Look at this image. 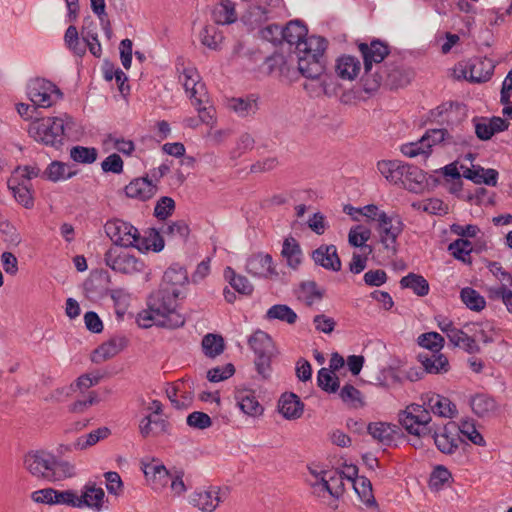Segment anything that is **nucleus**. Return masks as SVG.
<instances>
[{"mask_svg": "<svg viewBox=\"0 0 512 512\" xmlns=\"http://www.w3.org/2000/svg\"><path fill=\"white\" fill-rule=\"evenodd\" d=\"M283 32V41L295 45L298 58V70L307 79L320 81V86L326 91V63L324 52L327 40L320 36H307L308 29L299 20L290 21Z\"/></svg>", "mask_w": 512, "mask_h": 512, "instance_id": "nucleus-1", "label": "nucleus"}, {"mask_svg": "<svg viewBox=\"0 0 512 512\" xmlns=\"http://www.w3.org/2000/svg\"><path fill=\"white\" fill-rule=\"evenodd\" d=\"M180 294L176 290L160 286L147 299V309L141 311L136 322L141 328L152 325L176 329L185 324V317L177 311V299Z\"/></svg>", "mask_w": 512, "mask_h": 512, "instance_id": "nucleus-2", "label": "nucleus"}, {"mask_svg": "<svg viewBox=\"0 0 512 512\" xmlns=\"http://www.w3.org/2000/svg\"><path fill=\"white\" fill-rule=\"evenodd\" d=\"M24 468L37 479L61 481L75 475V467L68 461L58 460L44 450H32L23 458Z\"/></svg>", "mask_w": 512, "mask_h": 512, "instance_id": "nucleus-3", "label": "nucleus"}, {"mask_svg": "<svg viewBox=\"0 0 512 512\" xmlns=\"http://www.w3.org/2000/svg\"><path fill=\"white\" fill-rule=\"evenodd\" d=\"M357 47L363 59V89L367 93L375 92L384 81V76L378 72V66L383 65L385 59L391 58L389 45L380 39H373L370 43L357 42Z\"/></svg>", "mask_w": 512, "mask_h": 512, "instance_id": "nucleus-4", "label": "nucleus"}, {"mask_svg": "<svg viewBox=\"0 0 512 512\" xmlns=\"http://www.w3.org/2000/svg\"><path fill=\"white\" fill-rule=\"evenodd\" d=\"M28 133L35 141L59 149L64 142L65 127L61 117H46L29 124Z\"/></svg>", "mask_w": 512, "mask_h": 512, "instance_id": "nucleus-5", "label": "nucleus"}, {"mask_svg": "<svg viewBox=\"0 0 512 512\" xmlns=\"http://www.w3.org/2000/svg\"><path fill=\"white\" fill-rule=\"evenodd\" d=\"M248 344L256 355L254 363L257 373L263 379H268L272 371L271 360L275 355L272 338L268 333L257 330L250 336Z\"/></svg>", "mask_w": 512, "mask_h": 512, "instance_id": "nucleus-6", "label": "nucleus"}, {"mask_svg": "<svg viewBox=\"0 0 512 512\" xmlns=\"http://www.w3.org/2000/svg\"><path fill=\"white\" fill-rule=\"evenodd\" d=\"M105 263L113 271L133 275L144 270V262L127 251L112 247L104 255Z\"/></svg>", "mask_w": 512, "mask_h": 512, "instance_id": "nucleus-7", "label": "nucleus"}, {"mask_svg": "<svg viewBox=\"0 0 512 512\" xmlns=\"http://www.w3.org/2000/svg\"><path fill=\"white\" fill-rule=\"evenodd\" d=\"M377 231L380 236V242L384 249L390 251L393 256L398 252L397 238L404 229V224L398 216H388L384 211L377 218Z\"/></svg>", "mask_w": 512, "mask_h": 512, "instance_id": "nucleus-8", "label": "nucleus"}, {"mask_svg": "<svg viewBox=\"0 0 512 512\" xmlns=\"http://www.w3.org/2000/svg\"><path fill=\"white\" fill-rule=\"evenodd\" d=\"M53 95L56 99H61L63 93L48 80L37 78L28 85V96L35 106L50 107L55 101L52 99Z\"/></svg>", "mask_w": 512, "mask_h": 512, "instance_id": "nucleus-9", "label": "nucleus"}, {"mask_svg": "<svg viewBox=\"0 0 512 512\" xmlns=\"http://www.w3.org/2000/svg\"><path fill=\"white\" fill-rule=\"evenodd\" d=\"M104 229L107 236L115 245L124 248L132 247L139 236L137 228L119 219L107 221Z\"/></svg>", "mask_w": 512, "mask_h": 512, "instance_id": "nucleus-10", "label": "nucleus"}, {"mask_svg": "<svg viewBox=\"0 0 512 512\" xmlns=\"http://www.w3.org/2000/svg\"><path fill=\"white\" fill-rule=\"evenodd\" d=\"M378 72H381L384 76L382 84L390 89H397L399 87L406 86L410 83L413 77V72L411 70L406 69L401 63H398L391 58L385 61L383 65L378 66Z\"/></svg>", "mask_w": 512, "mask_h": 512, "instance_id": "nucleus-11", "label": "nucleus"}, {"mask_svg": "<svg viewBox=\"0 0 512 512\" xmlns=\"http://www.w3.org/2000/svg\"><path fill=\"white\" fill-rule=\"evenodd\" d=\"M246 271L259 278L272 279L278 276L270 254H252L246 261Z\"/></svg>", "mask_w": 512, "mask_h": 512, "instance_id": "nucleus-12", "label": "nucleus"}, {"mask_svg": "<svg viewBox=\"0 0 512 512\" xmlns=\"http://www.w3.org/2000/svg\"><path fill=\"white\" fill-rule=\"evenodd\" d=\"M125 194L129 198L146 201L151 199L158 191V186L149 179V176L133 179L124 188Z\"/></svg>", "mask_w": 512, "mask_h": 512, "instance_id": "nucleus-13", "label": "nucleus"}, {"mask_svg": "<svg viewBox=\"0 0 512 512\" xmlns=\"http://www.w3.org/2000/svg\"><path fill=\"white\" fill-rule=\"evenodd\" d=\"M311 257L316 265L323 267L326 270L338 272L341 270L342 263L337 253L335 245H321L313 250Z\"/></svg>", "mask_w": 512, "mask_h": 512, "instance_id": "nucleus-14", "label": "nucleus"}, {"mask_svg": "<svg viewBox=\"0 0 512 512\" xmlns=\"http://www.w3.org/2000/svg\"><path fill=\"white\" fill-rule=\"evenodd\" d=\"M179 80L182 82L185 91L190 94V98L193 99V105L202 104L204 84L200 82V75L197 69L194 67L184 68L179 76Z\"/></svg>", "mask_w": 512, "mask_h": 512, "instance_id": "nucleus-15", "label": "nucleus"}, {"mask_svg": "<svg viewBox=\"0 0 512 512\" xmlns=\"http://www.w3.org/2000/svg\"><path fill=\"white\" fill-rule=\"evenodd\" d=\"M128 340L124 336H114L98 346L91 355L93 363H102L121 352L127 346Z\"/></svg>", "mask_w": 512, "mask_h": 512, "instance_id": "nucleus-16", "label": "nucleus"}, {"mask_svg": "<svg viewBox=\"0 0 512 512\" xmlns=\"http://www.w3.org/2000/svg\"><path fill=\"white\" fill-rule=\"evenodd\" d=\"M143 472L152 489L155 491H161L165 488L169 484L173 474V472L167 470L163 464L155 462L144 464Z\"/></svg>", "mask_w": 512, "mask_h": 512, "instance_id": "nucleus-17", "label": "nucleus"}, {"mask_svg": "<svg viewBox=\"0 0 512 512\" xmlns=\"http://www.w3.org/2000/svg\"><path fill=\"white\" fill-rule=\"evenodd\" d=\"M424 371L429 374H444L450 369L449 361L440 351L424 352L417 356Z\"/></svg>", "mask_w": 512, "mask_h": 512, "instance_id": "nucleus-18", "label": "nucleus"}, {"mask_svg": "<svg viewBox=\"0 0 512 512\" xmlns=\"http://www.w3.org/2000/svg\"><path fill=\"white\" fill-rule=\"evenodd\" d=\"M367 431L382 445L390 446L399 434L400 428L386 422H372L368 424Z\"/></svg>", "mask_w": 512, "mask_h": 512, "instance_id": "nucleus-19", "label": "nucleus"}, {"mask_svg": "<svg viewBox=\"0 0 512 512\" xmlns=\"http://www.w3.org/2000/svg\"><path fill=\"white\" fill-rule=\"evenodd\" d=\"M235 399L237 406L244 414L252 417H257L263 414L264 408L257 400L253 390H238L235 393Z\"/></svg>", "mask_w": 512, "mask_h": 512, "instance_id": "nucleus-20", "label": "nucleus"}, {"mask_svg": "<svg viewBox=\"0 0 512 512\" xmlns=\"http://www.w3.org/2000/svg\"><path fill=\"white\" fill-rule=\"evenodd\" d=\"M258 96L249 94L245 97H233L228 99L227 107L239 117H249L258 111Z\"/></svg>", "mask_w": 512, "mask_h": 512, "instance_id": "nucleus-21", "label": "nucleus"}, {"mask_svg": "<svg viewBox=\"0 0 512 512\" xmlns=\"http://www.w3.org/2000/svg\"><path fill=\"white\" fill-rule=\"evenodd\" d=\"M279 412L288 420L298 419L304 411V404L294 393H284L278 402Z\"/></svg>", "mask_w": 512, "mask_h": 512, "instance_id": "nucleus-22", "label": "nucleus"}, {"mask_svg": "<svg viewBox=\"0 0 512 512\" xmlns=\"http://www.w3.org/2000/svg\"><path fill=\"white\" fill-rule=\"evenodd\" d=\"M220 489L196 491L190 496V503L203 512H213L221 502Z\"/></svg>", "mask_w": 512, "mask_h": 512, "instance_id": "nucleus-23", "label": "nucleus"}, {"mask_svg": "<svg viewBox=\"0 0 512 512\" xmlns=\"http://www.w3.org/2000/svg\"><path fill=\"white\" fill-rule=\"evenodd\" d=\"M81 36L86 45V49L88 48L94 57L100 58L102 55V46L98 39L97 25L90 17L84 19L81 28Z\"/></svg>", "mask_w": 512, "mask_h": 512, "instance_id": "nucleus-24", "label": "nucleus"}, {"mask_svg": "<svg viewBox=\"0 0 512 512\" xmlns=\"http://www.w3.org/2000/svg\"><path fill=\"white\" fill-rule=\"evenodd\" d=\"M188 281L187 270L178 263H174L164 272L160 286L176 290L180 294L179 287Z\"/></svg>", "mask_w": 512, "mask_h": 512, "instance_id": "nucleus-25", "label": "nucleus"}, {"mask_svg": "<svg viewBox=\"0 0 512 512\" xmlns=\"http://www.w3.org/2000/svg\"><path fill=\"white\" fill-rule=\"evenodd\" d=\"M378 171L392 184L399 185L404 181L405 163L399 160H382L377 163Z\"/></svg>", "mask_w": 512, "mask_h": 512, "instance_id": "nucleus-26", "label": "nucleus"}, {"mask_svg": "<svg viewBox=\"0 0 512 512\" xmlns=\"http://www.w3.org/2000/svg\"><path fill=\"white\" fill-rule=\"evenodd\" d=\"M402 185L410 192H421L426 182V174L418 167L405 163Z\"/></svg>", "mask_w": 512, "mask_h": 512, "instance_id": "nucleus-27", "label": "nucleus"}, {"mask_svg": "<svg viewBox=\"0 0 512 512\" xmlns=\"http://www.w3.org/2000/svg\"><path fill=\"white\" fill-rule=\"evenodd\" d=\"M361 69L360 61L351 55H343L337 59L335 71L337 75L345 80L355 79Z\"/></svg>", "mask_w": 512, "mask_h": 512, "instance_id": "nucleus-28", "label": "nucleus"}, {"mask_svg": "<svg viewBox=\"0 0 512 512\" xmlns=\"http://www.w3.org/2000/svg\"><path fill=\"white\" fill-rule=\"evenodd\" d=\"M132 247L137 248L141 252L149 250L160 252L164 248V239L156 229L151 228L146 232L145 236L139 235Z\"/></svg>", "mask_w": 512, "mask_h": 512, "instance_id": "nucleus-29", "label": "nucleus"}, {"mask_svg": "<svg viewBox=\"0 0 512 512\" xmlns=\"http://www.w3.org/2000/svg\"><path fill=\"white\" fill-rule=\"evenodd\" d=\"M494 64L488 59H476L469 66V81L481 83L488 81L494 72Z\"/></svg>", "mask_w": 512, "mask_h": 512, "instance_id": "nucleus-30", "label": "nucleus"}, {"mask_svg": "<svg viewBox=\"0 0 512 512\" xmlns=\"http://www.w3.org/2000/svg\"><path fill=\"white\" fill-rule=\"evenodd\" d=\"M440 143L444 145H457L460 143V140L444 128L430 129L422 136V144H426L427 149Z\"/></svg>", "mask_w": 512, "mask_h": 512, "instance_id": "nucleus-31", "label": "nucleus"}, {"mask_svg": "<svg viewBox=\"0 0 512 512\" xmlns=\"http://www.w3.org/2000/svg\"><path fill=\"white\" fill-rule=\"evenodd\" d=\"M281 255L286 259L287 265L297 269L302 262V250L294 237H287L282 246Z\"/></svg>", "mask_w": 512, "mask_h": 512, "instance_id": "nucleus-32", "label": "nucleus"}, {"mask_svg": "<svg viewBox=\"0 0 512 512\" xmlns=\"http://www.w3.org/2000/svg\"><path fill=\"white\" fill-rule=\"evenodd\" d=\"M265 319L268 321L279 320L289 325H293L296 323L298 315L286 304H275L266 311Z\"/></svg>", "mask_w": 512, "mask_h": 512, "instance_id": "nucleus-33", "label": "nucleus"}, {"mask_svg": "<svg viewBox=\"0 0 512 512\" xmlns=\"http://www.w3.org/2000/svg\"><path fill=\"white\" fill-rule=\"evenodd\" d=\"M428 406L434 414L441 417L453 418L457 414L456 405L448 398L438 394L428 400Z\"/></svg>", "mask_w": 512, "mask_h": 512, "instance_id": "nucleus-34", "label": "nucleus"}, {"mask_svg": "<svg viewBox=\"0 0 512 512\" xmlns=\"http://www.w3.org/2000/svg\"><path fill=\"white\" fill-rule=\"evenodd\" d=\"M400 286L403 289H411L420 297L426 296L430 290L428 281L422 275L412 272L401 278Z\"/></svg>", "mask_w": 512, "mask_h": 512, "instance_id": "nucleus-35", "label": "nucleus"}, {"mask_svg": "<svg viewBox=\"0 0 512 512\" xmlns=\"http://www.w3.org/2000/svg\"><path fill=\"white\" fill-rule=\"evenodd\" d=\"M199 38L204 46L214 51L220 50L221 43L224 39L221 31L215 24L204 26L200 31Z\"/></svg>", "mask_w": 512, "mask_h": 512, "instance_id": "nucleus-36", "label": "nucleus"}, {"mask_svg": "<svg viewBox=\"0 0 512 512\" xmlns=\"http://www.w3.org/2000/svg\"><path fill=\"white\" fill-rule=\"evenodd\" d=\"M76 174V171L68 169V166L60 161L51 162L42 173V178L52 182L70 179Z\"/></svg>", "mask_w": 512, "mask_h": 512, "instance_id": "nucleus-37", "label": "nucleus"}, {"mask_svg": "<svg viewBox=\"0 0 512 512\" xmlns=\"http://www.w3.org/2000/svg\"><path fill=\"white\" fill-rule=\"evenodd\" d=\"M427 436L433 439L434 444L442 453L452 454L458 448L459 438L450 437L447 434L446 427L443 429L442 433H438L434 428L432 433Z\"/></svg>", "mask_w": 512, "mask_h": 512, "instance_id": "nucleus-38", "label": "nucleus"}, {"mask_svg": "<svg viewBox=\"0 0 512 512\" xmlns=\"http://www.w3.org/2000/svg\"><path fill=\"white\" fill-rule=\"evenodd\" d=\"M449 335V341L455 346L464 349L469 354L480 353L481 349L475 339L467 335L461 329L452 330Z\"/></svg>", "mask_w": 512, "mask_h": 512, "instance_id": "nucleus-39", "label": "nucleus"}, {"mask_svg": "<svg viewBox=\"0 0 512 512\" xmlns=\"http://www.w3.org/2000/svg\"><path fill=\"white\" fill-rule=\"evenodd\" d=\"M84 492L80 496V500L84 501L83 506L94 508L99 511L102 507L103 499L105 497L104 490L97 488L95 484L88 483L84 487Z\"/></svg>", "mask_w": 512, "mask_h": 512, "instance_id": "nucleus-40", "label": "nucleus"}, {"mask_svg": "<svg viewBox=\"0 0 512 512\" xmlns=\"http://www.w3.org/2000/svg\"><path fill=\"white\" fill-rule=\"evenodd\" d=\"M371 236V231L369 228L363 225H357L350 229L348 234L349 244L353 247H361L365 250V253H372L373 249L369 245H365V243L369 240Z\"/></svg>", "mask_w": 512, "mask_h": 512, "instance_id": "nucleus-41", "label": "nucleus"}, {"mask_svg": "<svg viewBox=\"0 0 512 512\" xmlns=\"http://www.w3.org/2000/svg\"><path fill=\"white\" fill-rule=\"evenodd\" d=\"M224 277L232 286V288L242 295H251L253 292V285L249 280L242 275H237L231 267H226L224 270Z\"/></svg>", "mask_w": 512, "mask_h": 512, "instance_id": "nucleus-42", "label": "nucleus"}, {"mask_svg": "<svg viewBox=\"0 0 512 512\" xmlns=\"http://www.w3.org/2000/svg\"><path fill=\"white\" fill-rule=\"evenodd\" d=\"M213 19L215 21V25H227L234 23L237 20L234 4L229 0L222 2L214 9Z\"/></svg>", "mask_w": 512, "mask_h": 512, "instance_id": "nucleus-43", "label": "nucleus"}, {"mask_svg": "<svg viewBox=\"0 0 512 512\" xmlns=\"http://www.w3.org/2000/svg\"><path fill=\"white\" fill-rule=\"evenodd\" d=\"M353 488L366 506L371 507L377 505L373 495L372 484L368 478L360 476L354 480Z\"/></svg>", "mask_w": 512, "mask_h": 512, "instance_id": "nucleus-44", "label": "nucleus"}, {"mask_svg": "<svg viewBox=\"0 0 512 512\" xmlns=\"http://www.w3.org/2000/svg\"><path fill=\"white\" fill-rule=\"evenodd\" d=\"M473 412L479 417H484L497 408L495 400L486 394H477L470 401Z\"/></svg>", "mask_w": 512, "mask_h": 512, "instance_id": "nucleus-45", "label": "nucleus"}, {"mask_svg": "<svg viewBox=\"0 0 512 512\" xmlns=\"http://www.w3.org/2000/svg\"><path fill=\"white\" fill-rule=\"evenodd\" d=\"M202 348L206 356L215 358L224 351V339L220 335L209 333L202 339Z\"/></svg>", "mask_w": 512, "mask_h": 512, "instance_id": "nucleus-46", "label": "nucleus"}, {"mask_svg": "<svg viewBox=\"0 0 512 512\" xmlns=\"http://www.w3.org/2000/svg\"><path fill=\"white\" fill-rule=\"evenodd\" d=\"M64 42L67 48L76 56L82 57L86 53V45L80 40L79 32L74 25H70L64 35Z\"/></svg>", "mask_w": 512, "mask_h": 512, "instance_id": "nucleus-47", "label": "nucleus"}, {"mask_svg": "<svg viewBox=\"0 0 512 512\" xmlns=\"http://www.w3.org/2000/svg\"><path fill=\"white\" fill-rule=\"evenodd\" d=\"M460 297L463 303L473 311H481L485 308L486 301L476 290L470 287H465L460 292Z\"/></svg>", "mask_w": 512, "mask_h": 512, "instance_id": "nucleus-48", "label": "nucleus"}, {"mask_svg": "<svg viewBox=\"0 0 512 512\" xmlns=\"http://www.w3.org/2000/svg\"><path fill=\"white\" fill-rule=\"evenodd\" d=\"M0 236L10 249L17 247L22 242V237L16 227L7 220L0 222Z\"/></svg>", "mask_w": 512, "mask_h": 512, "instance_id": "nucleus-49", "label": "nucleus"}, {"mask_svg": "<svg viewBox=\"0 0 512 512\" xmlns=\"http://www.w3.org/2000/svg\"><path fill=\"white\" fill-rule=\"evenodd\" d=\"M300 293L307 306H312L316 300L324 297L325 290L320 289L315 281H304L300 284Z\"/></svg>", "mask_w": 512, "mask_h": 512, "instance_id": "nucleus-50", "label": "nucleus"}, {"mask_svg": "<svg viewBox=\"0 0 512 512\" xmlns=\"http://www.w3.org/2000/svg\"><path fill=\"white\" fill-rule=\"evenodd\" d=\"M333 372L326 368H321L317 374L318 386L328 393H335L340 386V381L337 376L332 375Z\"/></svg>", "mask_w": 512, "mask_h": 512, "instance_id": "nucleus-51", "label": "nucleus"}, {"mask_svg": "<svg viewBox=\"0 0 512 512\" xmlns=\"http://www.w3.org/2000/svg\"><path fill=\"white\" fill-rule=\"evenodd\" d=\"M97 156L98 151L94 147L74 146L70 151L71 159L82 164H92Z\"/></svg>", "mask_w": 512, "mask_h": 512, "instance_id": "nucleus-52", "label": "nucleus"}, {"mask_svg": "<svg viewBox=\"0 0 512 512\" xmlns=\"http://www.w3.org/2000/svg\"><path fill=\"white\" fill-rule=\"evenodd\" d=\"M423 409L424 407L421 405L411 404L399 413V422L407 432H414L415 416L418 417Z\"/></svg>", "mask_w": 512, "mask_h": 512, "instance_id": "nucleus-53", "label": "nucleus"}, {"mask_svg": "<svg viewBox=\"0 0 512 512\" xmlns=\"http://www.w3.org/2000/svg\"><path fill=\"white\" fill-rule=\"evenodd\" d=\"M283 28L277 24H267L264 27H260L258 30L259 37L273 45H278L283 42Z\"/></svg>", "mask_w": 512, "mask_h": 512, "instance_id": "nucleus-54", "label": "nucleus"}, {"mask_svg": "<svg viewBox=\"0 0 512 512\" xmlns=\"http://www.w3.org/2000/svg\"><path fill=\"white\" fill-rule=\"evenodd\" d=\"M415 425L414 432H409L412 435H416L419 437H425L426 435H430L433 431V427L430 426L431 415L427 409H423L420 415L415 416Z\"/></svg>", "mask_w": 512, "mask_h": 512, "instance_id": "nucleus-55", "label": "nucleus"}, {"mask_svg": "<svg viewBox=\"0 0 512 512\" xmlns=\"http://www.w3.org/2000/svg\"><path fill=\"white\" fill-rule=\"evenodd\" d=\"M418 344L428 349L427 352L440 351L444 344V338L437 332H428L418 337Z\"/></svg>", "mask_w": 512, "mask_h": 512, "instance_id": "nucleus-56", "label": "nucleus"}, {"mask_svg": "<svg viewBox=\"0 0 512 512\" xmlns=\"http://www.w3.org/2000/svg\"><path fill=\"white\" fill-rule=\"evenodd\" d=\"M339 396L343 402L352 404L354 407L364 406L361 392L351 384H345L341 388Z\"/></svg>", "mask_w": 512, "mask_h": 512, "instance_id": "nucleus-57", "label": "nucleus"}, {"mask_svg": "<svg viewBox=\"0 0 512 512\" xmlns=\"http://www.w3.org/2000/svg\"><path fill=\"white\" fill-rule=\"evenodd\" d=\"M54 498L55 505L61 504L71 507H82L84 502L81 501L80 496H78L77 493L72 490H55Z\"/></svg>", "mask_w": 512, "mask_h": 512, "instance_id": "nucleus-58", "label": "nucleus"}, {"mask_svg": "<svg viewBox=\"0 0 512 512\" xmlns=\"http://www.w3.org/2000/svg\"><path fill=\"white\" fill-rule=\"evenodd\" d=\"M175 210V201L168 196H162L154 208V216L159 220H165L173 214Z\"/></svg>", "mask_w": 512, "mask_h": 512, "instance_id": "nucleus-59", "label": "nucleus"}, {"mask_svg": "<svg viewBox=\"0 0 512 512\" xmlns=\"http://www.w3.org/2000/svg\"><path fill=\"white\" fill-rule=\"evenodd\" d=\"M12 190L15 200L26 209H30L34 205V198L31 191L25 185L18 184L15 187L9 186Z\"/></svg>", "mask_w": 512, "mask_h": 512, "instance_id": "nucleus-60", "label": "nucleus"}, {"mask_svg": "<svg viewBox=\"0 0 512 512\" xmlns=\"http://www.w3.org/2000/svg\"><path fill=\"white\" fill-rule=\"evenodd\" d=\"M235 373L233 364L228 363L225 366H218L207 372V379L210 382H220L230 378Z\"/></svg>", "mask_w": 512, "mask_h": 512, "instance_id": "nucleus-61", "label": "nucleus"}, {"mask_svg": "<svg viewBox=\"0 0 512 512\" xmlns=\"http://www.w3.org/2000/svg\"><path fill=\"white\" fill-rule=\"evenodd\" d=\"M460 432L466 436L473 444L478 446H485V440L483 436L476 430L473 422L462 421L459 426Z\"/></svg>", "mask_w": 512, "mask_h": 512, "instance_id": "nucleus-62", "label": "nucleus"}, {"mask_svg": "<svg viewBox=\"0 0 512 512\" xmlns=\"http://www.w3.org/2000/svg\"><path fill=\"white\" fill-rule=\"evenodd\" d=\"M163 233L168 236H177L183 240H186L190 234V228L185 220H177L167 225Z\"/></svg>", "mask_w": 512, "mask_h": 512, "instance_id": "nucleus-63", "label": "nucleus"}, {"mask_svg": "<svg viewBox=\"0 0 512 512\" xmlns=\"http://www.w3.org/2000/svg\"><path fill=\"white\" fill-rule=\"evenodd\" d=\"M188 426L199 430H204L212 425L210 416L204 412L195 411L188 415L186 420Z\"/></svg>", "mask_w": 512, "mask_h": 512, "instance_id": "nucleus-64", "label": "nucleus"}]
</instances>
